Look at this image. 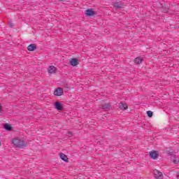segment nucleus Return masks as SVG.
I'll use <instances>...</instances> for the list:
<instances>
[{"label":"nucleus","instance_id":"obj_1","mask_svg":"<svg viewBox=\"0 0 179 179\" xmlns=\"http://www.w3.org/2000/svg\"><path fill=\"white\" fill-rule=\"evenodd\" d=\"M12 143L15 148H18L19 149H23V148H26V146H27V143L23 139L19 138L13 139Z\"/></svg>","mask_w":179,"mask_h":179},{"label":"nucleus","instance_id":"obj_2","mask_svg":"<svg viewBox=\"0 0 179 179\" xmlns=\"http://www.w3.org/2000/svg\"><path fill=\"white\" fill-rule=\"evenodd\" d=\"M153 173L156 179H163V173L162 172L155 169Z\"/></svg>","mask_w":179,"mask_h":179},{"label":"nucleus","instance_id":"obj_3","mask_svg":"<svg viewBox=\"0 0 179 179\" xmlns=\"http://www.w3.org/2000/svg\"><path fill=\"white\" fill-rule=\"evenodd\" d=\"M48 72L49 75H52V73H57V67L54 66H49L48 68Z\"/></svg>","mask_w":179,"mask_h":179},{"label":"nucleus","instance_id":"obj_4","mask_svg":"<svg viewBox=\"0 0 179 179\" xmlns=\"http://www.w3.org/2000/svg\"><path fill=\"white\" fill-rule=\"evenodd\" d=\"M54 94L55 96H62V94H64V90L62 88L59 87L55 90Z\"/></svg>","mask_w":179,"mask_h":179},{"label":"nucleus","instance_id":"obj_5","mask_svg":"<svg viewBox=\"0 0 179 179\" xmlns=\"http://www.w3.org/2000/svg\"><path fill=\"white\" fill-rule=\"evenodd\" d=\"M150 156L151 159H153L155 160L157 159V157H159V152L157 151H152L150 152Z\"/></svg>","mask_w":179,"mask_h":179},{"label":"nucleus","instance_id":"obj_6","mask_svg":"<svg viewBox=\"0 0 179 179\" xmlns=\"http://www.w3.org/2000/svg\"><path fill=\"white\" fill-rule=\"evenodd\" d=\"M171 160L174 164H178L179 163V157H176L174 155H171Z\"/></svg>","mask_w":179,"mask_h":179},{"label":"nucleus","instance_id":"obj_7","mask_svg":"<svg viewBox=\"0 0 179 179\" xmlns=\"http://www.w3.org/2000/svg\"><path fill=\"white\" fill-rule=\"evenodd\" d=\"M123 6H124L121 2L113 3V7L115 8V9H121V8H123Z\"/></svg>","mask_w":179,"mask_h":179},{"label":"nucleus","instance_id":"obj_8","mask_svg":"<svg viewBox=\"0 0 179 179\" xmlns=\"http://www.w3.org/2000/svg\"><path fill=\"white\" fill-rule=\"evenodd\" d=\"M55 108L58 110H64V108L62 107V105H61V103L57 101L55 103Z\"/></svg>","mask_w":179,"mask_h":179},{"label":"nucleus","instance_id":"obj_9","mask_svg":"<svg viewBox=\"0 0 179 179\" xmlns=\"http://www.w3.org/2000/svg\"><path fill=\"white\" fill-rule=\"evenodd\" d=\"M85 15L87 16H93L94 15V11H93V9H87L86 10Z\"/></svg>","mask_w":179,"mask_h":179},{"label":"nucleus","instance_id":"obj_10","mask_svg":"<svg viewBox=\"0 0 179 179\" xmlns=\"http://www.w3.org/2000/svg\"><path fill=\"white\" fill-rule=\"evenodd\" d=\"M37 47L34 44H31L27 47L28 51H34Z\"/></svg>","mask_w":179,"mask_h":179},{"label":"nucleus","instance_id":"obj_11","mask_svg":"<svg viewBox=\"0 0 179 179\" xmlns=\"http://www.w3.org/2000/svg\"><path fill=\"white\" fill-rule=\"evenodd\" d=\"M78 64V59H71V60L70 61V65H71L72 66H76Z\"/></svg>","mask_w":179,"mask_h":179},{"label":"nucleus","instance_id":"obj_12","mask_svg":"<svg viewBox=\"0 0 179 179\" xmlns=\"http://www.w3.org/2000/svg\"><path fill=\"white\" fill-rule=\"evenodd\" d=\"M120 110H127L128 108V105L127 103H120Z\"/></svg>","mask_w":179,"mask_h":179},{"label":"nucleus","instance_id":"obj_13","mask_svg":"<svg viewBox=\"0 0 179 179\" xmlns=\"http://www.w3.org/2000/svg\"><path fill=\"white\" fill-rule=\"evenodd\" d=\"M59 156H60V158L62 159V160H63L64 162H68V157H66L65 155V154L60 153Z\"/></svg>","mask_w":179,"mask_h":179},{"label":"nucleus","instance_id":"obj_14","mask_svg":"<svg viewBox=\"0 0 179 179\" xmlns=\"http://www.w3.org/2000/svg\"><path fill=\"white\" fill-rule=\"evenodd\" d=\"M134 62L135 64H138L139 65V64H142V57H136L135 59H134Z\"/></svg>","mask_w":179,"mask_h":179},{"label":"nucleus","instance_id":"obj_15","mask_svg":"<svg viewBox=\"0 0 179 179\" xmlns=\"http://www.w3.org/2000/svg\"><path fill=\"white\" fill-rule=\"evenodd\" d=\"M110 107V106L109 105V103H105L101 106V108H103V110H109Z\"/></svg>","mask_w":179,"mask_h":179},{"label":"nucleus","instance_id":"obj_16","mask_svg":"<svg viewBox=\"0 0 179 179\" xmlns=\"http://www.w3.org/2000/svg\"><path fill=\"white\" fill-rule=\"evenodd\" d=\"M4 128H5V129H6L7 131H11V130H12V127L10 126V124H6L4 125Z\"/></svg>","mask_w":179,"mask_h":179},{"label":"nucleus","instance_id":"obj_17","mask_svg":"<svg viewBox=\"0 0 179 179\" xmlns=\"http://www.w3.org/2000/svg\"><path fill=\"white\" fill-rule=\"evenodd\" d=\"M147 114L149 117H153V112L150 110L147 111Z\"/></svg>","mask_w":179,"mask_h":179},{"label":"nucleus","instance_id":"obj_18","mask_svg":"<svg viewBox=\"0 0 179 179\" xmlns=\"http://www.w3.org/2000/svg\"><path fill=\"white\" fill-rule=\"evenodd\" d=\"M8 24L10 27H13V23H12L11 22H9Z\"/></svg>","mask_w":179,"mask_h":179},{"label":"nucleus","instance_id":"obj_19","mask_svg":"<svg viewBox=\"0 0 179 179\" xmlns=\"http://www.w3.org/2000/svg\"><path fill=\"white\" fill-rule=\"evenodd\" d=\"M176 178L179 179V172H177L176 173Z\"/></svg>","mask_w":179,"mask_h":179},{"label":"nucleus","instance_id":"obj_20","mask_svg":"<svg viewBox=\"0 0 179 179\" xmlns=\"http://www.w3.org/2000/svg\"><path fill=\"white\" fill-rule=\"evenodd\" d=\"M0 111H2V106L0 104Z\"/></svg>","mask_w":179,"mask_h":179},{"label":"nucleus","instance_id":"obj_21","mask_svg":"<svg viewBox=\"0 0 179 179\" xmlns=\"http://www.w3.org/2000/svg\"><path fill=\"white\" fill-rule=\"evenodd\" d=\"M69 134H70V135H72V133H71V132H69Z\"/></svg>","mask_w":179,"mask_h":179},{"label":"nucleus","instance_id":"obj_22","mask_svg":"<svg viewBox=\"0 0 179 179\" xmlns=\"http://www.w3.org/2000/svg\"><path fill=\"white\" fill-rule=\"evenodd\" d=\"M0 146H1V143H0Z\"/></svg>","mask_w":179,"mask_h":179}]
</instances>
